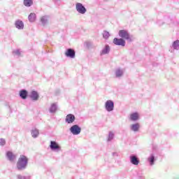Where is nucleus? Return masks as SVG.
Listing matches in <instances>:
<instances>
[{
    "mask_svg": "<svg viewBox=\"0 0 179 179\" xmlns=\"http://www.w3.org/2000/svg\"><path fill=\"white\" fill-rule=\"evenodd\" d=\"M119 36L122 38H124V40H127V41H129V43L134 41V36L129 33H128V31L127 30H120L119 31Z\"/></svg>",
    "mask_w": 179,
    "mask_h": 179,
    "instance_id": "obj_1",
    "label": "nucleus"
},
{
    "mask_svg": "<svg viewBox=\"0 0 179 179\" xmlns=\"http://www.w3.org/2000/svg\"><path fill=\"white\" fill-rule=\"evenodd\" d=\"M27 166V157L24 155H21L17 163V167L19 170L24 169Z\"/></svg>",
    "mask_w": 179,
    "mask_h": 179,
    "instance_id": "obj_2",
    "label": "nucleus"
},
{
    "mask_svg": "<svg viewBox=\"0 0 179 179\" xmlns=\"http://www.w3.org/2000/svg\"><path fill=\"white\" fill-rule=\"evenodd\" d=\"M76 9L78 13H80V15H85V13L87 12L86 7H85L82 3H76Z\"/></svg>",
    "mask_w": 179,
    "mask_h": 179,
    "instance_id": "obj_3",
    "label": "nucleus"
},
{
    "mask_svg": "<svg viewBox=\"0 0 179 179\" xmlns=\"http://www.w3.org/2000/svg\"><path fill=\"white\" fill-rule=\"evenodd\" d=\"M81 130L82 129H80V127H79V126H78L77 124L72 126L70 129V131L73 134V135H79Z\"/></svg>",
    "mask_w": 179,
    "mask_h": 179,
    "instance_id": "obj_4",
    "label": "nucleus"
},
{
    "mask_svg": "<svg viewBox=\"0 0 179 179\" xmlns=\"http://www.w3.org/2000/svg\"><path fill=\"white\" fill-rule=\"evenodd\" d=\"M110 51H111V48H110V45H105L100 52V55H108V54H110Z\"/></svg>",
    "mask_w": 179,
    "mask_h": 179,
    "instance_id": "obj_5",
    "label": "nucleus"
},
{
    "mask_svg": "<svg viewBox=\"0 0 179 179\" xmlns=\"http://www.w3.org/2000/svg\"><path fill=\"white\" fill-rule=\"evenodd\" d=\"M115 45H121L122 47H125V40L122 38H115L113 41Z\"/></svg>",
    "mask_w": 179,
    "mask_h": 179,
    "instance_id": "obj_6",
    "label": "nucleus"
},
{
    "mask_svg": "<svg viewBox=\"0 0 179 179\" xmlns=\"http://www.w3.org/2000/svg\"><path fill=\"white\" fill-rule=\"evenodd\" d=\"M75 50L71 48H69L66 50V52H65V55L66 57H67V58H75Z\"/></svg>",
    "mask_w": 179,
    "mask_h": 179,
    "instance_id": "obj_7",
    "label": "nucleus"
},
{
    "mask_svg": "<svg viewBox=\"0 0 179 179\" xmlns=\"http://www.w3.org/2000/svg\"><path fill=\"white\" fill-rule=\"evenodd\" d=\"M106 109L107 111H113L114 110V102L111 100H108L106 102Z\"/></svg>",
    "mask_w": 179,
    "mask_h": 179,
    "instance_id": "obj_8",
    "label": "nucleus"
},
{
    "mask_svg": "<svg viewBox=\"0 0 179 179\" xmlns=\"http://www.w3.org/2000/svg\"><path fill=\"white\" fill-rule=\"evenodd\" d=\"M15 25L16 29H18V30H23L24 28V24L23 23V21L20 20L15 21Z\"/></svg>",
    "mask_w": 179,
    "mask_h": 179,
    "instance_id": "obj_9",
    "label": "nucleus"
},
{
    "mask_svg": "<svg viewBox=\"0 0 179 179\" xmlns=\"http://www.w3.org/2000/svg\"><path fill=\"white\" fill-rule=\"evenodd\" d=\"M75 121V115L72 114H69L66 117V122H68V124H72Z\"/></svg>",
    "mask_w": 179,
    "mask_h": 179,
    "instance_id": "obj_10",
    "label": "nucleus"
},
{
    "mask_svg": "<svg viewBox=\"0 0 179 179\" xmlns=\"http://www.w3.org/2000/svg\"><path fill=\"white\" fill-rule=\"evenodd\" d=\"M130 162L131 164H134V166H138L139 164V159L136 156H131L130 157Z\"/></svg>",
    "mask_w": 179,
    "mask_h": 179,
    "instance_id": "obj_11",
    "label": "nucleus"
},
{
    "mask_svg": "<svg viewBox=\"0 0 179 179\" xmlns=\"http://www.w3.org/2000/svg\"><path fill=\"white\" fill-rule=\"evenodd\" d=\"M29 97L34 101L38 100V93H37L36 91H32L29 95Z\"/></svg>",
    "mask_w": 179,
    "mask_h": 179,
    "instance_id": "obj_12",
    "label": "nucleus"
},
{
    "mask_svg": "<svg viewBox=\"0 0 179 179\" xmlns=\"http://www.w3.org/2000/svg\"><path fill=\"white\" fill-rule=\"evenodd\" d=\"M50 149L52 150H55L57 149H59V145L55 141H50Z\"/></svg>",
    "mask_w": 179,
    "mask_h": 179,
    "instance_id": "obj_13",
    "label": "nucleus"
},
{
    "mask_svg": "<svg viewBox=\"0 0 179 179\" xmlns=\"http://www.w3.org/2000/svg\"><path fill=\"white\" fill-rule=\"evenodd\" d=\"M6 156H7L8 159L10 160V162H13V160H15V159H16V157L10 151L7 152Z\"/></svg>",
    "mask_w": 179,
    "mask_h": 179,
    "instance_id": "obj_14",
    "label": "nucleus"
},
{
    "mask_svg": "<svg viewBox=\"0 0 179 179\" xmlns=\"http://www.w3.org/2000/svg\"><path fill=\"white\" fill-rule=\"evenodd\" d=\"M130 120L131 121H137L139 120V114L138 113H134L130 115Z\"/></svg>",
    "mask_w": 179,
    "mask_h": 179,
    "instance_id": "obj_15",
    "label": "nucleus"
},
{
    "mask_svg": "<svg viewBox=\"0 0 179 179\" xmlns=\"http://www.w3.org/2000/svg\"><path fill=\"white\" fill-rule=\"evenodd\" d=\"M36 13H31L28 17L29 21L33 23V22H36Z\"/></svg>",
    "mask_w": 179,
    "mask_h": 179,
    "instance_id": "obj_16",
    "label": "nucleus"
},
{
    "mask_svg": "<svg viewBox=\"0 0 179 179\" xmlns=\"http://www.w3.org/2000/svg\"><path fill=\"white\" fill-rule=\"evenodd\" d=\"M20 96L24 100H25V99H27V91L25 90L20 91Z\"/></svg>",
    "mask_w": 179,
    "mask_h": 179,
    "instance_id": "obj_17",
    "label": "nucleus"
},
{
    "mask_svg": "<svg viewBox=\"0 0 179 179\" xmlns=\"http://www.w3.org/2000/svg\"><path fill=\"white\" fill-rule=\"evenodd\" d=\"M23 3L27 8H30L33 5V0H24Z\"/></svg>",
    "mask_w": 179,
    "mask_h": 179,
    "instance_id": "obj_18",
    "label": "nucleus"
},
{
    "mask_svg": "<svg viewBox=\"0 0 179 179\" xmlns=\"http://www.w3.org/2000/svg\"><path fill=\"white\" fill-rule=\"evenodd\" d=\"M172 47L173 50H179V41L176 40L173 43Z\"/></svg>",
    "mask_w": 179,
    "mask_h": 179,
    "instance_id": "obj_19",
    "label": "nucleus"
},
{
    "mask_svg": "<svg viewBox=\"0 0 179 179\" xmlns=\"http://www.w3.org/2000/svg\"><path fill=\"white\" fill-rule=\"evenodd\" d=\"M139 124L138 123L134 124L131 125V129L132 131H134V132H136L138 131H139Z\"/></svg>",
    "mask_w": 179,
    "mask_h": 179,
    "instance_id": "obj_20",
    "label": "nucleus"
},
{
    "mask_svg": "<svg viewBox=\"0 0 179 179\" xmlns=\"http://www.w3.org/2000/svg\"><path fill=\"white\" fill-rule=\"evenodd\" d=\"M50 113H55L57 111V104L52 103L50 108Z\"/></svg>",
    "mask_w": 179,
    "mask_h": 179,
    "instance_id": "obj_21",
    "label": "nucleus"
},
{
    "mask_svg": "<svg viewBox=\"0 0 179 179\" xmlns=\"http://www.w3.org/2000/svg\"><path fill=\"white\" fill-rule=\"evenodd\" d=\"M38 134H39L38 130L37 129L32 130L31 135L33 138H37L38 136Z\"/></svg>",
    "mask_w": 179,
    "mask_h": 179,
    "instance_id": "obj_22",
    "label": "nucleus"
},
{
    "mask_svg": "<svg viewBox=\"0 0 179 179\" xmlns=\"http://www.w3.org/2000/svg\"><path fill=\"white\" fill-rule=\"evenodd\" d=\"M41 22L42 24H47V22H48V20L47 19V17L43 16L41 18Z\"/></svg>",
    "mask_w": 179,
    "mask_h": 179,
    "instance_id": "obj_23",
    "label": "nucleus"
},
{
    "mask_svg": "<svg viewBox=\"0 0 179 179\" xmlns=\"http://www.w3.org/2000/svg\"><path fill=\"white\" fill-rule=\"evenodd\" d=\"M103 38H106V39L108 38V37H110V33L107 31H103Z\"/></svg>",
    "mask_w": 179,
    "mask_h": 179,
    "instance_id": "obj_24",
    "label": "nucleus"
},
{
    "mask_svg": "<svg viewBox=\"0 0 179 179\" xmlns=\"http://www.w3.org/2000/svg\"><path fill=\"white\" fill-rule=\"evenodd\" d=\"M150 162L151 163V166H153L155 164V156L150 157Z\"/></svg>",
    "mask_w": 179,
    "mask_h": 179,
    "instance_id": "obj_25",
    "label": "nucleus"
},
{
    "mask_svg": "<svg viewBox=\"0 0 179 179\" xmlns=\"http://www.w3.org/2000/svg\"><path fill=\"white\" fill-rule=\"evenodd\" d=\"M114 138V133L110 132L108 136V141H111Z\"/></svg>",
    "mask_w": 179,
    "mask_h": 179,
    "instance_id": "obj_26",
    "label": "nucleus"
},
{
    "mask_svg": "<svg viewBox=\"0 0 179 179\" xmlns=\"http://www.w3.org/2000/svg\"><path fill=\"white\" fill-rule=\"evenodd\" d=\"M116 76L117 78H120V76H122V71L120 70L116 71Z\"/></svg>",
    "mask_w": 179,
    "mask_h": 179,
    "instance_id": "obj_27",
    "label": "nucleus"
},
{
    "mask_svg": "<svg viewBox=\"0 0 179 179\" xmlns=\"http://www.w3.org/2000/svg\"><path fill=\"white\" fill-rule=\"evenodd\" d=\"M13 54H15V55H17V57H20V50H14Z\"/></svg>",
    "mask_w": 179,
    "mask_h": 179,
    "instance_id": "obj_28",
    "label": "nucleus"
},
{
    "mask_svg": "<svg viewBox=\"0 0 179 179\" xmlns=\"http://www.w3.org/2000/svg\"><path fill=\"white\" fill-rule=\"evenodd\" d=\"M5 143H6L5 139L1 138L0 139V145L1 146H3V145H5Z\"/></svg>",
    "mask_w": 179,
    "mask_h": 179,
    "instance_id": "obj_29",
    "label": "nucleus"
},
{
    "mask_svg": "<svg viewBox=\"0 0 179 179\" xmlns=\"http://www.w3.org/2000/svg\"><path fill=\"white\" fill-rule=\"evenodd\" d=\"M105 1H108V0H105Z\"/></svg>",
    "mask_w": 179,
    "mask_h": 179,
    "instance_id": "obj_30",
    "label": "nucleus"
}]
</instances>
